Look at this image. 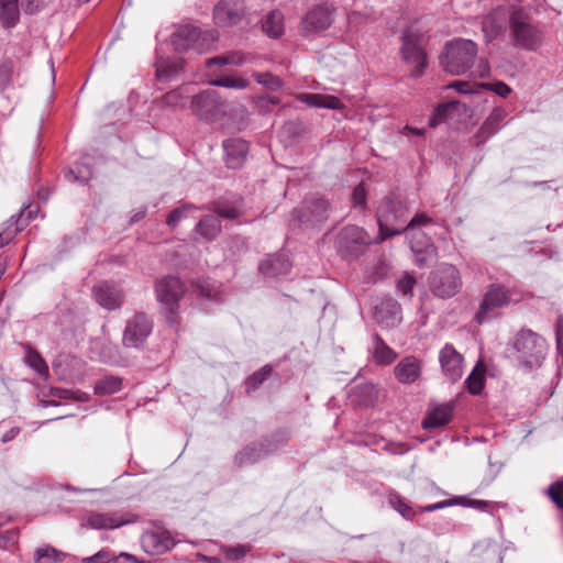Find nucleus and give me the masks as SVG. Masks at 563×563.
Wrapping results in <instances>:
<instances>
[{
    "mask_svg": "<svg viewBox=\"0 0 563 563\" xmlns=\"http://www.w3.org/2000/svg\"><path fill=\"white\" fill-rule=\"evenodd\" d=\"M408 213L407 202L400 195L395 192L386 195L377 210L379 234L374 243L378 244L386 239L404 233V227L399 225L406 222Z\"/></svg>",
    "mask_w": 563,
    "mask_h": 563,
    "instance_id": "obj_1",
    "label": "nucleus"
},
{
    "mask_svg": "<svg viewBox=\"0 0 563 563\" xmlns=\"http://www.w3.org/2000/svg\"><path fill=\"white\" fill-rule=\"evenodd\" d=\"M515 360L523 369H534L541 366L547 355L545 340L532 330H520L509 343Z\"/></svg>",
    "mask_w": 563,
    "mask_h": 563,
    "instance_id": "obj_2",
    "label": "nucleus"
},
{
    "mask_svg": "<svg viewBox=\"0 0 563 563\" xmlns=\"http://www.w3.org/2000/svg\"><path fill=\"white\" fill-rule=\"evenodd\" d=\"M477 56V44L471 40L455 38L445 45L441 65L451 75H463L470 70Z\"/></svg>",
    "mask_w": 563,
    "mask_h": 563,
    "instance_id": "obj_3",
    "label": "nucleus"
},
{
    "mask_svg": "<svg viewBox=\"0 0 563 563\" xmlns=\"http://www.w3.org/2000/svg\"><path fill=\"white\" fill-rule=\"evenodd\" d=\"M217 40L216 31L201 32L191 24L177 27L172 35V44L177 52L191 49L198 54L209 51Z\"/></svg>",
    "mask_w": 563,
    "mask_h": 563,
    "instance_id": "obj_4",
    "label": "nucleus"
},
{
    "mask_svg": "<svg viewBox=\"0 0 563 563\" xmlns=\"http://www.w3.org/2000/svg\"><path fill=\"white\" fill-rule=\"evenodd\" d=\"M512 45L526 51H536L542 43V33L529 22L527 14L521 10H514L509 15Z\"/></svg>",
    "mask_w": 563,
    "mask_h": 563,
    "instance_id": "obj_5",
    "label": "nucleus"
},
{
    "mask_svg": "<svg viewBox=\"0 0 563 563\" xmlns=\"http://www.w3.org/2000/svg\"><path fill=\"white\" fill-rule=\"evenodd\" d=\"M286 441V438L275 434L251 442L234 455L233 464L239 468L251 466L278 451Z\"/></svg>",
    "mask_w": 563,
    "mask_h": 563,
    "instance_id": "obj_6",
    "label": "nucleus"
},
{
    "mask_svg": "<svg viewBox=\"0 0 563 563\" xmlns=\"http://www.w3.org/2000/svg\"><path fill=\"white\" fill-rule=\"evenodd\" d=\"M374 243L367 232L356 225H346L338 233L334 246L341 257L355 260L365 252L367 246Z\"/></svg>",
    "mask_w": 563,
    "mask_h": 563,
    "instance_id": "obj_7",
    "label": "nucleus"
},
{
    "mask_svg": "<svg viewBox=\"0 0 563 563\" xmlns=\"http://www.w3.org/2000/svg\"><path fill=\"white\" fill-rule=\"evenodd\" d=\"M154 329V321L151 316L143 311H135L126 319L122 331V345L125 349L141 350Z\"/></svg>",
    "mask_w": 563,
    "mask_h": 563,
    "instance_id": "obj_8",
    "label": "nucleus"
},
{
    "mask_svg": "<svg viewBox=\"0 0 563 563\" xmlns=\"http://www.w3.org/2000/svg\"><path fill=\"white\" fill-rule=\"evenodd\" d=\"M156 299L166 311L167 322L174 323L179 300L185 292L181 280L176 276H166L155 285Z\"/></svg>",
    "mask_w": 563,
    "mask_h": 563,
    "instance_id": "obj_9",
    "label": "nucleus"
},
{
    "mask_svg": "<svg viewBox=\"0 0 563 563\" xmlns=\"http://www.w3.org/2000/svg\"><path fill=\"white\" fill-rule=\"evenodd\" d=\"M511 301V292L504 285L490 284L479 303L474 320L483 324L498 316V309L504 308Z\"/></svg>",
    "mask_w": 563,
    "mask_h": 563,
    "instance_id": "obj_10",
    "label": "nucleus"
},
{
    "mask_svg": "<svg viewBox=\"0 0 563 563\" xmlns=\"http://www.w3.org/2000/svg\"><path fill=\"white\" fill-rule=\"evenodd\" d=\"M401 56L408 65L413 67L410 76L420 77L427 67L423 35L407 30L402 35Z\"/></svg>",
    "mask_w": 563,
    "mask_h": 563,
    "instance_id": "obj_11",
    "label": "nucleus"
},
{
    "mask_svg": "<svg viewBox=\"0 0 563 563\" xmlns=\"http://www.w3.org/2000/svg\"><path fill=\"white\" fill-rule=\"evenodd\" d=\"M192 113L201 121L214 122L225 113V102L214 89H207L191 99Z\"/></svg>",
    "mask_w": 563,
    "mask_h": 563,
    "instance_id": "obj_12",
    "label": "nucleus"
},
{
    "mask_svg": "<svg viewBox=\"0 0 563 563\" xmlns=\"http://www.w3.org/2000/svg\"><path fill=\"white\" fill-rule=\"evenodd\" d=\"M462 286L459 269L451 264L440 265L430 276V288L440 298L456 295Z\"/></svg>",
    "mask_w": 563,
    "mask_h": 563,
    "instance_id": "obj_13",
    "label": "nucleus"
},
{
    "mask_svg": "<svg viewBox=\"0 0 563 563\" xmlns=\"http://www.w3.org/2000/svg\"><path fill=\"white\" fill-rule=\"evenodd\" d=\"M330 203L320 197L307 198L300 209L294 211V220L299 225L314 227L329 219Z\"/></svg>",
    "mask_w": 563,
    "mask_h": 563,
    "instance_id": "obj_14",
    "label": "nucleus"
},
{
    "mask_svg": "<svg viewBox=\"0 0 563 563\" xmlns=\"http://www.w3.org/2000/svg\"><path fill=\"white\" fill-rule=\"evenodd\" d=\"M334 7L330 3L316 5L306 13L301 21V32L303 34L322 32L330 27L333 22Z\"/></svg>",
    "mask_w": 563,
    "mask_h": 563,
    "instance_id": "obj_15",
    "label": "nucleus"
},
{
    "mask_svg": "<svg viewBox=\"0 0 563 563\" xmlns=\"http://www.w3.org/2000/svg\"><path fill=\"white\" fill-rule=\"evenodd\" d=\"M92 294L96 301L109 311L121 308L125 298L123 289L108 282H100L95 285Z\"/></svg>",
    "mask_w": 563,
    "mask_h": 563,
    "instance_id": "obj_16",
    "label": "nucleus"
},
{
    "mask_svg": "<svg viewBox=\"0 0 563 563\" xmlns=\"http://www.w3.org/2000/svg\"><path fill=\"white\" fill-rule=\"evenodd\" d=\"M439 362L443 375L451 382L459 380L463 375V356L452 344H445L439 353Z\"/></svg>",
    "mask_w": 563,
    "mask_h": 563,
    "instance_id": "obj_17",
    "label": "nucleus"
},
{
    "mask_svg": "<svg viewBox=\"0 0 563 563\" xmlns=\"http://www.w3.org/2000/svg\"><path fill=\"white\" fill-rule=\"evenodd\" d=\"M509 25V16L504 8H497L484 16L482 31L487 42L504 35Z\"/></svg>",
    "mask_w": 563,
    "mask_h": 563,
    "instance_id": "obj_18",
    "label": "nucleus"
},
{
    "mask_svg": "<svg viewBox=\"0 0 563 563\" xmlns=\"http://www.w3.org/2000/svg\"><path fill=\"white\" fill-rule=\"evenodd\" d=\"M224 162L228 168H241L249 154V144L240 137L227 139L222 143Z\"/></svg>",
    "mask_w": 563,
    "mask_h": 563,
    "instance_id": "obj_19",
    "label": "nucleus"
},
{
    "mask_svg": "<svg viewBox=\"0 0 563 563\" xmlns=\"http://www.w3.org/2000/svg\"><path fill=\"white\" fill-rule=\"evenodd\" d=\"M142 547L150 554H162L169 551L174 545V539L166 530L155 529L146 531L141 538Z\"/></svg>",
    "mask_w": 563,
    "mask_h": 563,
    "instance_id": "obj_20",
    "label": "nucleus"
},
{
    "mask_svg": "<svg viewBox=\"0 0 563 563\" xmlns=\"http://www.w3.org/2000/svg\"><path fill=\"white\" fill-rule=\"evenodd\" d=\"M410 250L415 253V262L418 266H423L437 255V249L427 235L417 231L411 235L409 241Z\"/></svg>",
    "mask_w": 563,
    "mask_h": 563,
    "instance_id": "obj_21",
    "label": "nucleus"
},
{
    "mask_svg": "<svg viewBox=\"0 0 563 563\" xmlns=\"http://www.w3.org/2000/svg\"><path fill=\"white\" fill-rule=\"evenodd\" d=\"M422 363L416 356H405L395 367L394 375L400 384H412L419 379Z\"/></svg>",
    "mask_w": 563,
    "mask_h": 563,
    "instance_id": "obj_22",
    "label": "nucleus"
},
{
    "mask_svg": "<svg viewBox=\"0 0 563 563\" xmlns=\"http://www.w3.org/2000/svg\"><path fill=\"white\" fill-rule=\"evenodd\" d=\"M291 263L286 254L268 255L260 263V272L266 277H280L290 272Z\"/></svg>",
    "mask_w": 563,
    "mask_h": 563,
    "instance_id": "obj_23",
    "label": "nucleus"
},
{
    "mask_svg": "<svg viewBox=\"0 0 563 563\" xmlns=\"http://www.w3.org/2000/svg\"><path fill=\"white\" fill-rule=\"evenodd\" d=\"M506 110L503 108H495L490 112L475 135L477 145L484 143L487 139L495 135L500 130L501 122L506 118Z\"/></svg>",
    "mask_w": 563,
    "mask_h": 563,
    "instance_id": "obj_24",
    "label": "nucleus"
},
{
    "mask_svg": "<svg viewBox=\"0 0 563 563\" xmlns=\"http://www.w3.org/2000/svg\"><path fill=\"white\" fill-rule=\"evenodd\" d=\"M375 314L378 321L385 322L386 325H393L400 321V306L393 298L383 299L375 306Z\"/></svg>",
    "mask_w": 563,
    "mask_h": 563,
    "instance_id": "obj_25",
    "label": "nucleus"
},
{
    "mask_svg": "<svg viewBox=\"0 0 563 563\" xmlns=\"http://www.w3.org/2000/svg\"><path fill=\"white\" fill-rule=\"evenodd\" d=\"M453 413L452 405H440L428 413V416L422 421V427L424 429H433L446 426Z\"/></svg>",
    "mask_w": 563,
    "mask_h": 563,
    "instance_id": "obj_26",
    "label": "nucleus"
},
{
    "mask_svg": "<svg viewBox=\"0 0 563 563\" xmlns=\"http://www.w3.org/2000/svg\"><path fill=\"white\" fill-rule=\"evenodd\" d=\"M297 99L313 108L341 109L343 107L341 100L334 96L321 93H300Z\"/></svg>",
    "mask_w": 563,
    "mask_h": 563,
    "instance_id": "obj_27",
    "label": "nucleus"
},
{
    "mask_svg": "<svg viewBox=\"0 0 563 563\" xmlns=\"http://www.w3.org/2000/svg\"><path fill=\"white\" fill-rule=\"evenodd\" d=\"M196 232L206 241H213L221 231V221L218 216H205L195 228Z\"/></svg>",
    "mask_w": 563,
    "mask_h": 563,
    "instance_id": "obj_28",
    "label": "nucleus"
},
{
    "mask_svg": "<svg viewBox=\"0 0 563 563\" xmlns=\"http://www.w3.org/2000/svg\"><path fill=\"white\" fill-rule=\"evenodd\" d=\"M350 397L358 406L371 407L377 400V389L371 383L361 384L352 388Z\"/></svg>",
    "mask_w": 563,
    "mask_h": 563,
    "instance_id": "obj_29",
    "label": "nucleus"
},
{
    "mask_svg": "<svg viewBox=\"0 0 563 563\" xmlns=\"http://www.w3.org/2000/svg\"><path fill=\"white\" fill-rule=\"evenodd\" d=\"M372 353L374 361L379 365H389L397 357V353L378 334L373 338Z\"/></svg>",
    "mask_w": 563,
    "mask_h": 563,
    "instance_id": "obj_30",
    "label": "nucleus"
},
{
    "mask_svg": "<svg viewBox=\"0 0 563 563\" xmlns=\"http://www.w3.org/2000/svg\"><path fill=\"white\" fill-rule=\"evenodd\" d=\"M262 30L269 37L278 38L284 33V16L280 11H271L262 22Z\"/></svg>",
    "mask_w": 563,
    "mask_h": 563,
    "instance_id": "obj_31",
    "label": "nucleus"
},
{
    "mask_svg": "<svg viewBox=\"0 0 563 563\" xmlns=\"http://www.w3.org/2000/svg\"><path fill=\"white\" fill-rule=\"evenodd\" d=\"M214 22L220 26L234 25L240 22V15L230 8L227 1H220L213 10Z\"/></svg>",
    "mask_w": 563,
    "mask_h": 563,
    "instance_id": "obj_32",
    "label": "nucleus"
},
{
    "mask_svg": "<svg viewBox=\"0 0 563 563\" xmlns=\"http://www.w3.org/2000/svg\"><path fill=\"white\" fill-rule=\"evenodd\" d=\"M129 522L118 517L104 514H91L87 523L93 529H115Z\"/></svg>",
    "mask_w": 563,
    "mask_h": 563,
    "instance_id": "obj_33",
    "label": "nucleus"
},
{
    "mask_svg": "<svg viewBox=\"0 0 563 563\" xmlns=\"http://www.w3.org/2000/svg\"><path fill=\"white\" fill-rule=\"evenodd\" d=\"M19 15L18 0H0V20L4 26H14Z\"/></svg>",
    "mask_w": 563,
    "mask_h": 563,
    "instance_id": "obj_34",
    "label": "nucleus"
},
{
    "mask_svg": "<svg viewBox=\"0 0 563 563\" xmlns=\"http://www.w3.org/2000/svg\"><path fill=\"white\" fill-rule=\"evenodd\" d=\"M65 177L69 181H78L80 184L88 183L92 177V170L88 162H76L65 172Z\"/></svg>",
    "mask_w": 563,
    "mask_h": 563,
    "instance_id": "obj_35",
    "label": "nucleus"
},
{
    "mask_svg": "<svg viewBox=\"0 0 563 563\" xmlns=\"http://www.w3.org/2000/svg\"><path fill=\"white\" fill-rule=\"evenodd\" d=\"M460 102L457 101H449L444 103H440L434 112L433 115L429 119V125L431 128L437 126L438 124L446 121L453 112H456L459 110Z\"/></svg>",
    "mask_w": 563,
    "mask_h": 563,
    "instance_id": "obj_36",
    "label": "nucleus"
},
{
    "mask_svg": "<svg viewBox=\"0 0 563 563\" xmlns=\"http://www.w3.org/2000/svg\"><path fill=\"white\" fill-rule=\"evenodd\" d=\"M32 211H29L26 219H23L24 211L22 210L20 213L14 214L10 218L9 223L11 225H15L14 230H5L3 233H0V249L4 245L9 244V242L14 238V235L22 229L23 225L27 223L31 219Z\"/></svg>",
    "mask_w": 563,
    "mask_h": 563,
    "instance_id": "obj_37",
    "label": "nucleus"
},
{
    "mask_svg": "<svg viewBox=\"0 0 563 563\" xmlns=\"http://www.w3.org/2000/svg\"><path fill=\"white\" fill-rule=\"evenodd\" d=\"M121 388L122 378L119 376H106L96 383L95 394L98 396H108L118 393Z\"/></svg>",
    "mask_w": 563,
    "mask_h": 563,
    "instance_id": "obj_38",
    "label": "nucleus"
},
{
    "mask_svg": "<svg viewBox=\"0 0 563 563\" xmlns=\"http://www.w3.org/2000/svg\"><path fill=\"white\" fill-rule=\"evenodd\" d=\"M180 69L181 65L177 62H170L162 57L156 62V76L162 80H169Z\"/></svg>",
    "mask_w": 563,
    "mask_h": 563,
    "instance_id": "obj_39",
    "label": "nucleus"
},
{
    "mask_svg": "<svg viewBox=\"0 0 563 563\" xmlns=\"http://www.w3.org/2000/svg\"><path fill=\"white\" fill-rule=\"evenodd\" d=\"M65 553L58 551L57 549L46 545L43 548H38L35 551V563H56L60 562Z\"/></svg>",
    "mask_w": 563,
    "mask_h": 563,
    "instance_id": "obj_40",
    "label": "nucleus"
},
{
    "mask_svg": "<svg viewBox=\"0 0 563 563\" xmlns=\"http://www.w3.org/2000/svg\"><path fill=\"white\" fill-rule=\"evenodd\" d=\"M211 85L232 89H245L250 86V80L243 77L222 76L211 80Z\"/></svg>",
    "mask_w": 563,
    "mask_h": 563,
    "instance_id": "obj_41",
    "label": "nucleus"
},
{
    "mask_svg": "<svg viewBox=\"0 0 563 563\" xmlns=\"http://www.w3.org/2000/svg\"><path fill=\"white\" fill-rule=\"evenodd\" d=\"M388 501L389 505L407 520H411L416 515L411 506L396 493L389 495Z\"/></svg>",
    "mask_w": 563,
    "mask_h": 563,
    "instance_id": "obj_42",
    "label": "nucleus"
},
{
    "mask_svg": "<svg viewBox=\"0 0 563 563\" xmlns=\"http://www.w3.org/2000/svg\"><path fill=\"white\" fill-rule=\"evenodd\" d=\"M272 374V366L265 365L258 371L254 372L247 379H246V391L251 393L252 390L257 389Z\"/></svg>",
    "mask_w": 563,
    "mask_h": 563,
    "instance_id": "obj_43",
    "label": "nucleus"
},
{
    "mask_svg": "<svg viewBox=\"0 0 563 563\" xmlns=\"http://www.w3.org/2000/svg\"><path fill=\"white\" fill-rule=\"evenodd\" d=\"M467 390L472 395H478L481 394L483 387H484V374L481 371H477L474 368L472 373L468 375V377L465 380Z\"/></svg>",
    "mask_w": 563,
    "mask_h": 563,
    "instance_id": "obj_44",
    "label": "nucleus"
},
{
    "mask_svg": "<svg viewBox=\"0 0 563 563\" xmlns=\"http://www.w3.org/2000/svg\"><path fill=\"white\" fill-rule=\"evenodd\" d=\"M196 210L194 205L187 203L179 208L174 209L167 217L166 223L170 228H175L181 221V219L186 218L189 212Z\"/></svg>",
    "mask_w": 563,
    "mask_h": 563,
    "instance_id": "obj_45",
    "label": "nucleus"
},
{
    "mask_svg": "<svg viewBox=\"0 0 563 563\" xmlns=\"http://www.w3.org/2000/svg\"><path fill=\"white\" fill-rule=\"evenodd\" d=\"M47 395L59 399L75 398L79 401H87L89 399V396L86 393H75L70 389H63L58 387H51Z\"/></svg>",
    "mask_w": 563,
    "mask_h": 563,
    "instance_id": "obj_46",
    "label": "nucleus"
},
{
    "mask_svg": "<svg viewBox=\"0 0 563 563\" xmlns=\"http://www.w3.org/2000/svg\"><path fill=\"white\" fill-rule=\"evenodd\" d=\"M254 77L258 84L272 90H277L283 86L282 79L271 73H256Z\"/></svg>",
    "mask_w": 563,
    "mask_h": 563,
    "instance_id": "obj_47",
    "label": "nucleus"
},
{
    "mask_svg": "<svg viewBox=\"0 0 563 563\" xmlns=\"http://www.w3.org/2000/svg\"><path fill=\"white\" fill-rule=\"evenodd\" d=\"M547 494L559 509H563V479L551 484L547 489Z\"/></svg>",
    "mask_w": 563,
    "mask_h": 563,
    "instance_id": "obj_48",
    "label": "nucleus"
},
{
    "mask_svg": "<svg viewBox=\"0 0 563 563\" xmlns=\"http://www.w3.org/2000/svg\"><path fill=\"white\" fill-rule=\"evenodd\" d=\"M251 551V545L249 544H239L235 547H224L223 553L228 560L239 561L243 559L247 552Z\"/></svg>",
    "mask_w": 563,
    "mask_h": 563,
    "instance_id": "obj_49",
    "label": "nucleus"
},
{
    "mask_svg": "<svg viewBox=\"0 0 563 563\" xmlns=\"http://www.w3.org/2000/svg\"><path fill=\"white\" fill-rule=\"evenodd\" d=\"M479 87L495 92L499 97L507 98L511 93V88L504 81L497 80L495 82H482Z\"/></svg>",
    "mask_w": 563,
    "mask_h": 563,
    "instance_id": "obj_50",
    "label": "nucleus"
},
{
    "mask_svg": "<svg viewBox=\"0 0 563 563\" xmlns=\"http://www.w3.org/2000/svg\"><path fill=\"white\" fill-rule=\"evenodd\" d=\"M366 201H367L366 190H365L363 184H360L353 189L352 205L354 208L360 209L361 211H365L366 206H367Z\"/></svg>",
    "mask_w": 563,
    "mask_h": 563,
    "instance_id": "obj_51",
    "label": "nucleus"
},
{
    "mask_svg": "<svg viewBox=\"0 0 563 563\" xmlns=\"http://www.w3.org/2000/svg\"><path fill=\"white\" fill-rule=\"evenodd\" d=\"M13 74V65L10 62L0 64V92L3 91L11 82Z\"/></svg>",
    "mask_w": 563,
    "mask_h": 563,
    "instance_id": "obj_52",
    "label": "nucleus"
},
{
    "mask_svg": "<svg viewBox=\"0 0 563 563\" xmlns=\"http://www.w3.org/2000/svg\"><path fill=\"white\" fill-rule=\"evenodd\" d=\"M52 0H22V9L27 14H34L45 8Z\"/></svg>",
    "mask_w": 563,
    "mask_h": 563,
    "instance_id": "obj_53",
    "label": "nucleus"
},
{
    "mask_svg": "<svg viewBox=\"0 0 563 563\" xmlns=\"http://www.w3.org/2000/svg\"><path fill=\"white\" fill-rule=\"evenodd\" d=\"M416 284V279L413 276L409 275V274H405L398 282H397V289L402 294V295H410L411 296V290L413 288Z\"/></svg>",
    "mask_w": 563,
    "mask_h": 563,
    "instance_id": "obj_54",
    "label": "nucleus"
},
{
    "mask_svg": "<svg viewBox=\"0 0 563 563\" xmlns=\"http://www.w3.org/2000/svg\"><path fill=\"white\" fill-rule=\"evenodd\" d=\"M216 216L218 218H224V219H235L239 217L240 212L236 208L227 206V205H218L216 208Z\"/></svg>",
    "mask_w": 563,
    "mask_h": 563,
    "instance_id": "obj_55",
    "label": "nucleus"
},
{
    "mask_svg": "<svg viewBox=\"0 0 563 563\" xmlns=\"http://www.w3.org/2000/svg\"><path fill=\"white\" fill-rule=\"evenodd\" d=\"M117 346L111 343H104L101 346L100 357L104 363L115 362Z\"/></svg>",
    "mask_w": 563,
    "mask_h": 563,
    "instance_id": "obj_56",
    "label": "nucleus"
},
{
    "mask_svg": "<svg viewBox=\"0 0 563 563\" xmlns=\"http://www.w3.org/2000/svg\"><path fill=\"white\" fill-rule=\"evenodd\" d=\"M432 222V219L426 213L416 214L407 225L404 227L405 231L413 230L417 227L426 225Z\"/></svg>",
    "mask_w": 563,
    "mask_h": 563,
    "instance_id": "obj_57",
    "label": "nucleus"
},
{
    "mask_svg": "<svg viewBox=\"0 0 563 563\" xmlns=\"http://www.w3.org/2000/svg\"><path fill=\"white\" fill-rule=\"evenodd\" d=\"M163 100L167 106H170V107H181L183 106V102H181L183 97L178 90H173V91L167 92L163 97Z\"/></svg>",
    "mask_w": 563,
    "mask_h": 563,
    "instance_id": "obj_58",
    "label": "nucleus"
},
{
    "mask_svg": "<svg viewBox=\"0 0 563 563\" xmlns=\"http://www.w3.org/2000/svg\"><path fill=\"white\" fill-rule=\"evenodd\" d=\"M555 341L559 354L563 355V317H559L556 320Z\"/></svg>",
    "mask_w": 563,
    "mask_h": 563,
    "instance_id": "obj_59",
    "label": "nucleus"
},
{
    "mask_svg": "<svg viewBox=\"0 0 563 563\" xmlns=\"http://www.w3.org/2000/svg\"><path fill=\"white\" fill-rule=\"evenodd\" d=\"M199 294L203 297H207V298H210V299H213L216 298V289L214 287L208 283V282H202L199 286Z\"/></svg>",
    "mask_w": 563,
    "mask_h": 563,
    "instance_id": "obj_60",
    "label": "nucleus"
},
{
    "mask_svg": "<svg viewBox=\"0 0 563 563\" xmlns=\"http://www.w3.org/2000/svg\"><path fill=\"white\" fill-rule=\"evenodd\" d=\"M31 366L40 374V375H44V374H47L48 372V368H47V365L45 364V362L43 361V358L38 355V354H35L34 355V360L33 362L31 363Z\"/></svg>",
    "mask_w": 563,
    "mask_h": 563,
    "instance_id": "obj_61",
    "label": "nucleus"
},
{
    "mask_svg": "<svg viewBox=\"0 0 563 563\" xmlns=\"http://www.w3.org/2000/svg\"><path fill=\"white\" fill-rule=\"evenodd\" d=\"M109 554L104 551H100L91 556L85 558L84 563H108Z\"/></svg>",
    "mask_w": 563,
    "mask_h": 563,
    "instance_id": "obj_62",
    "label": "nucleus"
},
{
    "mask_svg": "<svg viewBox=\"0 0 563 563\" xmlns=\"http://www.w3.org/2000/svg\"><path fill=\"white\" fill-rule=\"evenodd\" d=\"M451 505H453L452 501L443 500V501H439L437 504H432V505H428L426 507H421L420 511H422V512H431V511H434V510L443 509V508H445L448 506H451Z\"/></svg>",
    "mask_w": 563,
    "mask_h": 563,
    "instance_id": "obj_63",
    "label": "nucleus"
},
{
    "mask_svg": "<svg viewBox=\"0 0 563 563\" xmlns=\"http://www.w3.org/2000/svg\"><path fill=\"white\" fill-rule=\"evenodd\" d=\"M449 87L454 88L455 90H457L461 93H472L473 92L470 84L466 81L457 80V81L452 82Z\"/></svg>",
    "mask_w": 563,
    "mask_h": 563,
    "instance_id": "obj_64",
    "label": "nucleus"
}]
</instances>
